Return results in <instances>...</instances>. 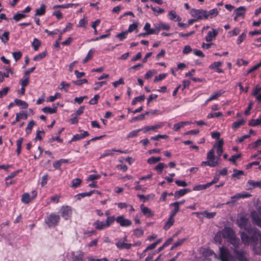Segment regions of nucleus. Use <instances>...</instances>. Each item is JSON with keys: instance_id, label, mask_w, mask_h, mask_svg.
Masks as SVG:
<instances>
[{"instance_id": "1", "label": "nucleus", "mask_w": 261, "mask_h": 261, "mask_svg": "<svg viewBox=\"0 0 261 261\" xmlns=\"http://www.w3.org/2000/svg\"><path fill=\"white\" fill-rule=\"evenodd\" d=\"M239 226L244 228L246 232H241L240 236L242 243L246 245L251 244L257 254H261V232L256 228L247 226L248 219L241 217L239 221Z\"/></svg>"}, {"instance_id": "2", "label": "nucleus", "mask_w": 261, "mask_h": 261, "mask_svg": "<svg viewBox=\"0 0 261 261\" xmlns=\"http://www.w3.org/2000/svg\"><path fill=\"white\" fill-rule=\"evenodd\" d=\"M223 237L232 244L235 248H238L240 245V240L237 238L233 230L229 227H225L222 231Z\"/></svg>"}, {"instance_id": "3", "label": "nucleus", "mask_w": 261, "mask_h": 261, "mask_svg": "<svg viewBox=\"0 0 261 261\" xmlns=\"http://www.w3.org/2000/svg\"><path fill=\"white\" fill-rule=\"evenodd\" d=\"M115 221V218L113 217H108L106 221H100L99 220L95 221L93 225L95 227V229L98 230H101L109 227Z\"/></svg>"}, {"instance_id": "4", "label": "nucleus", "mask_w": 261, "mask_h": 261, "mask_svg": "<svg viewBox=\"0 0 261 261\" xmlns=\"http://www.w3.org/2000/svg\"><path fill=\"white\" fill-rule=\"evenodd\" d=\"M60 220L59 215L52 213L45 219L44 222L48 227H55L58 225Z\"/></svg>"}, {"instance_id": "5", "label": "nucleus", "mask_w": 261, "mask_h": 261, "mask_svg": "<svg viewBox=\"0 0 261 261\" xmlns=\"http://www.w3.org/2000/svg\"><path fill=\"white\" fill-rule=\"evenodd\" d=\"M191 15L196 18L197 21L207 19L206 10L192 9L190 11Z\"/></svg>"}, {"instance_id": "6", "label": "nucleus", "mask_w": 261, "mask_h": 261, "mask_svg": "<svg viewBox=\"0 0 261 261\" xmlns=\"http://www.w3.org/2000/svg\"><path fill=\"white\" fill-rule=\"evenodd\" d=\"M220 258L221 261H230L233 257L228 249L225 246H222L220 248Z\"/></svg>"}, {"instance_id": "7", "label": "nucleus", "mask_w": 261, "mask_h": 261, "mask_svg": "<svg viewBox=\"0 0 261 261\" xmlns=\"http://www.w3.org/2000/svg\"><path fill=\"white\" fill-rule=\"evenodd\" d=\"M233 253L236 259L239 261H245L248 260L247 254L246 251L242 249H238L236 248L233 250Z\"/></svg>"}, {"instance_id": "8", "label": "nucleus", "mask_w": 261, "mask_h": 261, "mask_svg": "<svg viewBox=\"0 0 261 261\" xmlns=\"http://www.w3.org/2000/svg\"><path fill=\"white\" fill-rule=\"evenodd\" d=\"M61 216L65 220H68L72 215V209L70 206H62L61 208Z\"/></svg>"}, {"instance_id": "9", "label": "nucleus", "mask_w": 261, "mask_h": 261, "mask_svg": "<svg viewBox=\"0 0 261 261\" xmlns=\"http://www.w3.org/2000/svg\"><path fill=\"white\" fill-rule=\"evenodd\" d=\"M115 220L122 227H128L132 224L130 220L125 219L123 215L119 216L115 218Z\"/></svg>"}, {"instance_id": "10", "label": "nucleus", "mask_w": 261, "mask_h": 261, "mask_svg": "<svg viewBox=\"0 0 261 261\" xmlns=\"http://www.w3.org/2000/svg\"><path fill=\"white\" fill-rule=\"evenodd\" d=\"M251 217L252 223L261 228V217L258 215V213L256 211L252 212L251 213Z\"/></svg>"}, {"instance_id": "11", "label": "nucleus", "mask_w": 261, "mask_h": 261, "mask_svg": "<svg viewBox=\"0 0 261 261\" xmlns=\"http://www.w3.org/2000/svg\"><path fill=\"white\" fill-rule=\"evenodd\" d=\"M215 151L214 149H211L207 153V159L208 161H211L214 163H216V166L219 164V157L215 156Z\"/></svg>"}, {"instance_id": "12", "label": "nucleus", "mask_w": 261, "mask_h": 261, "mask_svg": "<svg viewBox=\"0 0 261 261\" xmlns=\"http://www.w3.org/2000/svg\"><path fill=\"white\" fill-rule=\"evenodd\" d=\"M252 95L255 97L258 102H261V86H255L252 90Z\"/></svg>"}, {"instance_id": "13", "label": "nucleus", "mask_w": 261, "mask_h": 261, "mask_svg": "<svg viewBox=\"0 0 261 261\" xmlns=\"http://www.w3.org/2000/svg\"><path fill=\"white\" fill-rule=\"evenodd\" d=\"M116 246L119 249H129L132 247L131 243H127L124 241L118 240L115 244Z\"/></svg>"}, {"instance_id": "14", "label": "nucleus", "mask_w": 261, "mask_h": 261, "mask_svg": "<svg viewBox=\"0 0 261 261\" xmlns=\"http://www.w3.org/2000/svg\"><path fill=\"white\" fill-rule=\"evenodd\" d=\"M113 151L118 152L121 153H126L125 151L122 150L121 149H112V150H106L103 153L100 155V158H103L106 156H112L113 155Z\"/></svg>"}, {"instance_id": "15", "label": "nucleus", "mask_w": 261, "mask_h": 261, "mask_svg": "<svg viewBox=\"0 0 261 261\" xmlns=\"http://www.w3.org/2000/svg\"><path fill=\"white\" fill-rule=\"evenodd\" d=\"M82 132H83V133L82 134H76L74 135L69 142L70 143L71 142L76 141L83 139L89 135V133L87 131L82 130Z\"/></svg>"}, {"instance_id": "16", "label": "nucleus", "mask_w": 261, "mask_h": 261, "mask_svg": "<svg viewBox=\"0 0 261 261\" xmlns=\"http://www.w3.org/2000/svg\"><path fill=\"white\" fill-rule=\"evenodd\" d=\"M140 208L143 214L147 217H152L154 215V213L151 210L147 207H146L144 204L140 205Z\"/></svg>"}, {"instance_id": "17", "label": "nucleus", "mask_w": 261, "mask_h": 261, "mask_svg": "<svg viewBox=\"0 0 261 261\" xmlns=\"http://www.w3.org/2000/svg\"><path fill=\"white\" fill-rule=\"evenodd\" d=\"M212 31H208L207 35L205 36V40L206 42H208L212 41L218 34V32L216 30L212 29Z\"/></svg>"}, {"instance_id": "18", "label": "nucleus", "mask_w": 261, "mask_h": 261, "mask_svg": "<svg viewBox=\"0 0 261 261\" xmlns=\"http://www.w3.org/2000/svg\"><path fill=\"white\" fill-rule=\"evenodd\" d=\"M222 65V63L221 62H215L209 66V68L211 69H215L217 72L222 73H223V70L219 68Z\"/></svg>"}, {"instance_id": "19", "label": "nucleus", "mask_w": 261, "mask_h": 261, "mask_svg": "<svg viewBox=\"0 0 261 261\" xmlns=\"http://www.w3.org/2000/svg\"><path fill=\"white\" fill-rule=\"evenodd\" d=\"M168 18L174 21H180L181 20V18L176 14V13L174 10H171L169 12L168 14Z\"/></svg>"}, {"instance_id": "20", "label": "nucleus", "mask_w": 261, "mask_h": 261, "mask_svg": "<svg viewBox=\"0 0 261 261\" xmlns=\"http://www.w3.org/2000/svg\"><path fill=\"white\" fill-rule=\"evenodd\" d=\"M99 193V192L97 190H93L88 192H84L77 194L75 195V197L77 200H81L82 198H84L85 197L88 196L89 197L91 196L93 193Z\"/></svg>"}, {"instance_id": "21", "label": "nucleus", "mask_w": 261, "mask_h": 261, "mask_svg": "<svg viewBox=\"0 0 261 261\" xmlns=\"http://www.w3.org/2000/svg\"><path fill=\"white\" fill-rule=\"evenodd\" d=\"M246 11V8L244 6H240L235 9L234 12L236 15H237V17H241L242 16L244 17L245 15V12Z\"/></svg>"}, {"instance_id": "22", "label": "nucleus", "mask_w": 261, "mask_h": 261, "mask_svg": "<svg viewBox=\"0 0 261 261\" xmlns=\"http://www.w3.org/2000/svg\"><path fill=\"white\" fill-rule=\"evenodd\" d=\"M191 122L189 121H181L177 123H175L173 125V129L174 131L177 132L181 128L184 127L186 125L190 124Z\"/></svg>"}, {"instance_id": "23", "label": "nucleus", "mask_w": 261, "mask_h": 261, "mask_svg": "<svg viewBox=\"0 0 261 261\" xmlns=\"http://www.w3.org/2000/svg\"><path fill=\"white\" fill-rule=\"evenodd\" d=\"M28 116V115L27 113L20 112L19 113H17L16 115L15 120L12 122V124H15L16 122L19 121L21 119H27Z\"/></svg>"}, {"instance_id": "24", "label": "nucleus", "mask_w": 261, "mask_h": 261, "mask_svg": "<svg viewBox=\"0 0 261 261\" xmlns=\"http://www.w3.org/2000/svg\"><path fill=\"white\" fill-rule=\"evenodd\" d=\"M251 196L250 194H242V193H237L233 196L231 197L232 202H235L237 200L242 198H247Z\"/></svg>"}, {"instance_id": "25", "label": "nucleus", "mask_w": 261, "mask_h": 261, "mask_svg": "<svg viewBox=\"0 0 261 261\" xmlns=\"http://www.w3.org/2000/svg\"><path fill=\"white\" fill-rule=\"evenodd\" d=\"M219 11L217 8H214L210 11H206L207 19L208 18H213L218 15Z\"/></svg>"}, {"instance_id": "26", "label": "nucleus", "mask_w": 261, "mask_h": 261, "mask_svg": "<svg viewBox=\"0 0 261 261\" xmlns=\"http://www.w3.org/2000/svg\"><path fill=\"white\" fill-rule=\"evenodd\" d=\"M191 190L190 189H184L176 191L174 193V197L179 198L185 195L186 193L190 192Z\"/></svg>"}, {"instance_id": "27", "label": "nucleus", "mask_w": 261, "mask_h": 261, "mask_svg": "<svg viewBox=\"0 0 261 261\" xmlns=\"http://www.w3.org/2000/svg\"><path fill=\"white\" fill-rule=\"evenodd\" d=\"M54 108H50L49 107H45L42 109V111L45 113L48 114H54L57 112V107L55 106V105L54 104Z\"/></svg>"}, {"instance_id": "28", "label": "nucleus", "mask_w": 261, "mask_h": 261, "mask_svg": "<svg viewBox=\"0 0 261 261\" xmlns=\"http://www.w3.org/2000/svg\"><path fill=\"white\" fill-rule=\"evenodd\" d=\"M197 214H200L207 219L213 218L216 215V212H208L207 211H203L199 213H196Z\"/></svg>"}, {"instance_id": "29", "label": "nucleus", "mask_w": 261, "mask_h": 261, "mask_svg": "<svg viewBox=\"0 0 261 261\" xmlns=\"http://www.w3.org/2000/svg\"><path fill=\"white\" fill-rule=\"evenodd\" d=\"M46 11V6L42 4L41 5L40 7L36 10L35 15L42 16L45 14Z\"/></svg>"}, {"instance_id": "30", "label": "nucleus", "mask_w": 261, "mask_h": 261, "mask_svg": "<svg viewBox=\"0 0 261 261\" xmlns=\"http://www.w3.org/2000/svg\"><path fill=\"white\" fill-rule=\"evenodd\" d=\"M14 102L16 105L23 109H27L29 106L25 101L17 98L14 100Z\"/></svg>"}, {"instance_id": "31", "label": "nucleus", "mask_w": 261, "mask_h": 261, "mask_svg": "<svg viewBox=\"0 0 261 261\" xmlns=\"http://www.w3.org/2000/svg\"><path fill=\"white\" fill-rule=\"evenodd\" d=\"M174 223V218L170 216L164 226V229L166 230H168L173 225Z\"/></svg>"}, {"instance_id": "32", "label": "nucleus", "mask_w": 261, "mask_h": 261, "mask_svg": "<svg viewBox=\"0 0 261 261\" xmlns=\"http://www.w3.org/2000/svg\"><path fill=\"white\" fill-rule=\"evenodd\" d=\"M170 205L174 206L173 209L171 212L170 216L174 218L176 214L178 212L179 210V206H177V203H171Z\"/></svg>"}, {"instance_id": "33", "label": "nucleus", "mask_w": 261, "mask_h": 261, "mask_svg": "<svg viewBox=\"0 0 261 261\" xmlns=\"http://www.w3.org/2000/svg\"><path fill=\"white\" fill-rule=\"evenodd\" d=\"M32 200L31 196L28 193H25L21 196V201L23 203L28 204Z\"/></svg>"}, {"instance_id": "34", "label": "nucleus", "mask_w": 261, "mask_h": 261, "mask_svg": "<svg viewBox=\"0 0 261 261\" xmlns=\"http://www.w3.org/2000/svg\"><path fill=\"white\" fill-rule=\"evenodd\" d=\"M247 185L251 186V189L255 188H261V181H254L252 180H249L247 182Z\"/></svg>"}, {"instance_id": "35", "label": "nucleus", "mask_w": 261, "mask_h": 261, "mask_svg": "<svg viewBox=\"0 0 261 261\" xmlns=\"http://www.w3.org/2000/svg\"><path fill=\"white\" fill-rule=\"evenodd\" d=\"M245 123V121L243 119H240L232 123V128L233 129H237L241 126L243 125Z\"/></svg>"}, {"instance_id": "36", "label": "nucleus", "mask_w": 261, "mask_h": 261, "mask_svg": "<svg viewBox=\"0 0 261 261\" xmlns=\"http://www.w3.org/2000/svg\"><path fill=\"white\" fill-rule=\"evenodd\" d=\"M23 141V138L22 137L19 138L16 142L17 145V149L16 150V152L17 155H19L21 152V145L22 142Z\"/></svg>"}, {"instance_id": "37", "label": "nucleus", "mask_w": 261, "mask_h": 261, "mask_svg": "<svg viewBox=\"0 0 261 261\" xmlns=\"http://www.w3.org/2000/svg\"><path fill=\"white\" fill-rule=\"evenodd\" d=\"M40 45L41 41L37 38H34L33 42L32 43V46L33 47L34 50L35 51L38 50Z\"/></svg>"}, {"instance_id": "38", "label": "nucleus", "mask_w": 261, "mask_h": 261, "mask_svg": "<svg viewBox=\"0 0 261 261\" xmlns=\"http://www.w3.org/2000/svg\"><path fill=\"white\" fill-rule=\"evenodd\" d=\"M9 34L10 33L8 31H5L2 36H1L0 39L4 44L7 43L9 40Z\"/></svg>"}, {"instance_id": "39", "label": "nucleus", "mask_w": 261, "mask_h": 261, "mask_svg": "<svg viewBox=\"0 0 261 261\" xmlns=\"http://www.w3.org/2000/svg\"><path fill=\"white\" fill-rule=\"evenodd\" d=\"M208 183L204 185H198L194 187L193 191H201L209 188Z\"/></svg>"}, {"instance_id": "40", "label": "nucleus", "mask_w": 261, "mask_h": 261, "mask_svg": "<svg viewBox=\"0 0 261 261\" xmlns=\"http://www.w3.org/2000/svg\"><path fill=\"white\" fill-rule=\"evenodd\" d=\"M47 55V51L45 50L44 51L40 53L39 54L35 56L33 58V60L36 61H39L41 60L42 59L44 58Z\"/></svg>"}, {"instance_id": "41", "label": "nucleus", "mask_w": 261, "mask_h": 261, "mask_svg": "<svg viewBox=\"0 0 261 261\" xmlns=\"http://www.w3.org/2000/svg\"><path fill=\"white\" fill-rule=\"evenodd\" d=\"M145 99V96L144 95H140L139 96L136 97L134 98L133 101H132V104L133 105H135L137 102H143L144 101Z\"/></svg>"}, {"instance_id": "42", "label": "nucleus", "mask_w": 261, "mask_h": 261, "mask_svg": "<svg viewBox=\"0 0 261 261\" xmlns=\"http://www.w3.org/2000/svg\"><path fill=\"white\" fill-rule=\"evenodd\" d=\"M141 131V129L134 130L129 132L127 135V138H133L138 136L139 133Z\"/></svg>"}, {"instance_id": "43", "label": "nucleus", "mask_w": 261, "mask_h": 261, "mask_svg": "<svg viewBox=\"0 0 261 261\" xmlns=\"http://www.w3.org/2000/svg\"><path fill=\"white\" fill-rule=\"evenodd\" d=\"M35 122L33 120L29 122L25 128V132L27 134H30L31 133L32 128L34 126V125H35Z\"/></svg>"}, {"instance_id": "44", "label": "nucleus", "mask_w": 261, "mask_h": 261, "mask_svg": "<svg viewBox=\"0 0 261 261\" xmlns=\"http://www.w3.org/2000/svg\"><path fill=\"white\" fill-rule=\"evenodd\" d=\"M81 182L82 180L79 178L73 179L71 181V187L73 188H76L80 186Z\"/></svg>"}, {"instance_id": "45", "label": "nucleus", "mask_w": 261, "mask_h": 261, "mask_svg": "<svg viewBox=\"0 0 261 261\" xmlns=\"http://www.w3.org/2000/svg\"><path fill=\"white\" fill-rule=\"evenodd\" d=\"M161 160V157L152 156L147 160V163L149 164H154Z\"/></svg>"}, {"instance_id": "46", "label": "nucleus", "mask_w": 261, "mask_h": 261, "mask_svg": "<svg viewBox=\"0 0 261 261\" xmlns=\"http://www.w3.org/2000/svg\"><path fill=\"white\" fill-rule=\"evenodd\" d=\"M27 15L23 13H17L15 15H14L13 17V19L15 20L16 21H19L21 19L26 17Z\"/></svg>"}, {"instance_id": "47", "label": "nucleus", "mask_w": 261, "mask_h": 261, "mask_svg": "<svg viewBox=\"0 0 261 261\" xmlns=\"http://www.w3.org/2000/svg\"><path fill=\"white\" fill-rule=\"evenodd\" d=\"M30 77L24 76L23 79H22L20 81V84L21 87H26L29 84Z\"/></svg>"}, {"instance_id": "48", "label": "nucleus", "mask_w": 261, "mask_h": 261, "mask_svg": "<svg viewBox=\"0 0 261 261\" xmlns=\"http://www.w3.org/2000/svg\"><path fill=\"white\" fill-rule=\"evenodd\" d=\"M223 116V114L221 112H218L217 113H210L207 115V118L208 119L213 118L214 117L218 118L220 117H222Z\"/></svg>"}, {"instance_id": "49", "label": "nucleus", "mask_w": 261, "mask_h": 261, "mask_svg": "<svg viewBox=\"0 0 261 261\" xmlns=\"http://www.w3.org/2000/svg\"><path fill=\"white\" fill-rule=\"evenodd\" d=\"M242 156V155L241 153L233 155L229 159V161L231 162L233 164L236 165V161L237 160L240 158Z\"/></svg>"}, {"instance_id": "50", "label": "nucleus", "mask_w": 261, "mask_h": 261, "mask_svg": "<svg viewBox=\"0 0 261 261\" xmlns=\"http://www.w3.org/2000/svg\"><path fill=\"white\" fill-rule=\"evenodd\" d=\"M157 25L159 27V29H160V31L161 30L168 31L170 29L169 25H168V24L164 23L162 22L157 24Z\"/></svg>"}, {"instance_id": "51", "label": "nucleus", "mask_w": 261, "mask_h": 261, "mask_svg": "<svg viewBox=\"0 0 261 261\" xmlns=\"http://www.w3.org/2000/svg\"><path fill=\"white\" fill-rule=\"evenodd\" d=\"M61 94L59 93H56L53 96H49L47 99V100L48 101H50V102H53L56 99H58V98H61Z\"/></svg>"}, {"instance_id": "52", "label": "nucleus", "mask_w": 261, "mask_h": 261, "mask_svg": "<svg viewBox=\"0 0 261 261\" xmlns=\"http://www.w3.org/2000/svg\"><path fill=\"white\" fill-rule=\"evenodd\" d=\"M127 34L128 32L124 31L121 32V33L118 34L116 37L118 38L120 41H123L127 37Z\"/></svg>"}, {"instance_id": "53", "label": "nucleus", "mask_w": 261, "mask_h": 261, "mask_svg": "<svg viewBox=\"0 0 261 261\" xmlns=\"http://www.w3.org/2000/svg\"><path fill=\"white\" fill-rule=\"evenodd\" d=\"M234 173L232 174V177H236L238 179L240 178V176L244 174V172L242 170H238L234 169L233 170Z\"/></svg>"}, {"instance_id": "54", "label": "nucleus", "mask_w": 261, "mask_h": 261, "mask_svg": "<svg viewBox=\"0 0 261 261\" xmlns=\"http://www.w3.org/2000/svg\"><path fill=\"white\" fill-rule=\"evenodd\" d=\"M13 57L14 58V60L16 61H17L18 60H20L21 58L22 57V54L21 51H15L12 53Z\"/></svg>"}, {"instance_id": "55", "label": "nucleus", "mask_w": 261, "mask_h": 261, "mask_svg": "<svg viewBox=\"0 0 261 261\" xmlns=\"http://www.w3.org/2000/svg\"><path fill=\"white\" fill-rule=\"evenodd\" d=\"M72 27L73 24L70 22H68L66 24L65 28L61 31V35H62L63 33L71 30L72 29Z\"/></svg>"}, {"instance_id": "56", "label": "nucleus", "mask_w": 261, "mask_h": 261, "mask_svg": "<svg viewBox=\"0 0 261 261\" xmlns=\"http://www.w3.org/2000/svg\"><path fill=\"white\" fill-rule=\"evenodd\" d=\"M21 171V170H17L12 172L9 175L5 177V180L6 181L10 179H11L14 177H15Z\"/></svg>"}, {"instance_id": "57", "label": "nucleus", "mask_w": 261, "mask_h": 261, "mask_svg": "<svg viewBox=\"0 0 261 261\" xmlns=\"http://www.w3.org/2000/svg\"><path fill=\"white\" fill-rule=\"evenodd\" d=\"M166 167L164 163H160L155 167V169L159 172V174H161L163 172V169Z\"/></svg>"}, {"instance_id": "58", "label": "nucleus", "mask_w": 261, "mask_h": 261, "mask_svg": "<svg viewBox=\"0 0 261 261\" xmlns=\"http://www.w3.org/2000/svg\"><path fill=\"white\" fill-rule=\"evenodd\" d=\"M168 136L166 135H158L155 136L151 137L150 139L152 140L158 141L160 139H166L168 138Z\"/></svg>"}, {"instance_id": "59", "label": "nucleus", "mask_w": 261, "mask_h": 261, "mask_svg": "<svg viewBox=\"0 0 261 261\" xmlns=\"http://www.w3.org/2000/svg\"><path fill=\"white\" fill-rule=\"evenodd\" d=\"M213 255H215V253L211 249H206L203 252V255L207 259Z\"/></svg>"}, {"instance_id": "60", "label": "nucleus", "mask_w": 261, "mask_h": 261, "mask_svg": "<svg viewBox=\"0 0 261 261\" xmlns=\"http://www.w3.org/2000/svg\"><path fill=\"white\" fill-rule=\"evenodd\" d=\"M224 91L221 90L217 92L214 93L211 95L214 100L218 99L220 96H221L224 93Z\"/></svg>"}, {"instance_id": "61", "label": "nucleus", "mask_w": 261, "mask_h": 261, "mask_svg": "<svg viewBox=\"0 0 261 261\" xmlns=\"http://www.w3.org/2000/svg\"><path fill=\"white\" fill-rule=\"evenodd\" d=\"M100 96L98 94L94 95V97L91 98L89 101V103L92 105H96L98 102V100L99 99Z\"/></svg>"}, {"instance_id": "62", "label": "nucleus", "mask_w": 261, "mask_h": 261, "mask_svg": "<svg viewBox=\"0 0 261 261\" xmlns=\"http://www.w3.org/2000/svg\"><path fill=\"white\" fill-rule=\"evenodd\" d=\"M144 231L141 228H137L134 231V234L137 238L143 236Z\"/></svg>"}, {"instance_id": "63", "label": "nucleus", "mask_w": 261, "mask_h": 261, "mask_svg": "<svg viewBox=\"0 0 261 261\" xmlns=\"http://www.w3.org/2000/svg\"><path fill=\"white\" fill-rule=\"evenodd\" d=\"M10 90V88L8 87L4 88L1 91H0V98L5 96L8 94V91Z\"/></svg>"}, {"instance_id": "64", "label": "nucleus", "mask_w": 261, "mask_h": 261, "mask_svg": "<svg viewBox=\"0 0 261 261\" xmlns=\"http://www.w3.org/2000/svg\"><path fill=\"white\" fill-rule=\"evenodd\" d=\"M94 52V50H92V49H90L88 54L87 55L86 57L85 58V59L83 60V63H85L87 62L89 60H90L92 57V54Z\"/></svg>"}]
</instances>
